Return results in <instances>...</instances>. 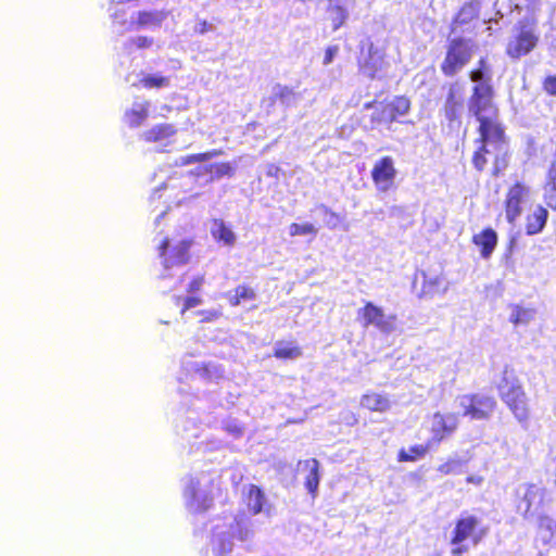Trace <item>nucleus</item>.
Wrapping results in <instances>:
<instances>
[{
	"mask_svg": "<svg viewBox=\"0 0 556 556\" xmlns=\"http://www.w3.org/2000/svg\"><path fill=\"white\" fill-rule=\"evenodd\" d=\"M496 390L501 401L516 420L522 427H527L532 412L523 384L511 366H504Z\"/></svg>",
	"mask_w": 556,
	"mask_h": 556,
	"instance_id": "nucleus-1",
	"label": "nucleus"
},
{
	"mask_svg": "<svg viewBox=\"0 0 556 556\" xmlns=\"http://www.w3.org/2000/svg\"><path fill=\"white\" fill-rule=\"evenodd\" d=\"M489 528L482 525V520L472 514L464 511L454 521L450 534L452 556H464L469 552L470 545H479L488 535Z\"/></svg>",
	"mask_w": 556,
	"mask_h": 556,
	"instance_id": "nucleus-2",
	"label": "nucleus"
},
{
	"mask_svg": "<svg viewBox=\"0 0 556 556\" xmlns=\"http://www.w3.org/2000/svg\"><path fill=\"white\" fill-rule=\"evenodd\" d=\"M539 21L535 16H526L517 21L509 37L505 53L513 60L528 55L539 45Z\"/></svg>",
	"mask_w": 556,
	"mask_h": 556,
	"instance_id": "nucleus-3",
	"label": "nucleus"
},
{
	"mask_svg": "<svg viewBox=\"0 0 556 556\" xmlns=\"http://www.w3.org/2000/svg\"><path fill=\"white\" fill-rule=\"evenodd\" d=\"M473 43L470 39L456 36L448 38L440 70L445 77H454L471 61Z\"/></svg>",
	"mask_w": 556,
	"mask_h": 556,
	"instance_id": "nucleus-4",
	"label": "nucleus"
},
{
	"mask_svg": "<svg viewBox=\"0 0 556 556\" xmlns=\"http://www.w3.org/2000/svg\"><path fill=\"white\" fill-rule=\"evenodd\" d=\"M494 98L495 90L492 84L473 85L467 102L469 115L475 117L476 121H480L498 114L500 109Z\"/></svg>",
	"mask_w": 556,
	"mask_h": 556,
	"instance_id": "nucleus-5",
	"label": "nucleus"
},
{
	"mask_svg": "<svg viewBox=\"0 0 556 556\" xmlns=\"http://www.w3.org/2000/svg\"><path fill=\"white\" fill-rule=\"evenodd\" d=\"M410 109L412 101L407 96H395L379 103V108L370 116V123L372 126L392 124L408 114Z\"/></svg>",
	"mask_w": 556,
	"mask_h": 556,
	"instance_id": "nucleus-6",
	"label": "nucleus"
},
{
	"mask_svg": "<svg viewBox=\"0 0 556 556\" xmlns=\"http://www.w3.org/2000/svg\"><path fill=\"white\" fill-rule=\"evenodd\" d=\"M547 490L543 485L536 483H526L522 493H518L516 497L517 511L523 518H530L541 509L547 502Z\"/></svg>",
	"mask_w": 556,
	"mask_h": 556,
	"instance_id": "nucleus-7",
	"label": "nucleus"
},
{
	"mask_svg": "<svg viewBox=\"0 0 556 556\" xmlns=\"http://www.w3.org/2000/svg\"><path fill=\"white\" fill-rule=\"evenodd\" d=\"M477 141L483 144H492L495 150H501L507 146V136L505 126L500 119V113L490 117L477 121Z\"/></svg>",
	"mask_w": 556,
	"mask_h": 556,
	"instance_id": "nucleus-8",
	"label": "nucleus"
},
{
	"mask_svg": "<svg viewBox=\"0 0 556 556\" xmlns=\"http://www.w3.org/2000/svg\"><path fill=\"white\" fill-rule=\"evenodd\" d=\"M530 197V187L522 181L511 184L505 193V218L510 225H515L523 211V204Z\"/></svg>",
	"mask_w": 556,
	"mask_h": 556,
	"instance_id": "nucleus-9",
	"label": "nucleus"
},
{
	"mask_svg": "<svg viewBox=\"0 0 556 556\" xmlns=\"http://www.w3.org/2000/svg\"><path fill=\"white\" fill-rule=\"evenodd\" d=\"M463 415L471 419H489L496 408V401L493 396L479 393H469L460 397Z\"/></svg>",
	"mask_w": 556,
	"mask_h": 556,
	"instance_id": "nucleus-10",
	"label": "nucleus"
},
{
	"mask_svg": "<svg viewBox=\"0 0 556 556\" xmlns=\"http://www.w3.org/2000/svg\"><path fill=\"white\" fill-rule=\"evenodd\" d=\"M357 317L363 327L375 326L378 330L389 333L395 328V315H386L384 311L368 301L357 311Z\"/></svg>",
	"mask_w": 556,
	"mask_h": 556,
	"instance_id": "nucleus-11",
	"label": "nucleus"
},
{
	"mask_svg": "<svg viewBox=\"0 0 556 556\" xmlns=\"http://www.w3.org/2000/svg\"><path fill=\"white\" fill-rule=\"evenodd\" d=\"M191 245L192 241L190 239H184L170 247L169 239L164 238L157 247L159 256L162 260L163 266L170 268L187 264L190 260Z\"/></svg>",
	"mask_w": 556,
	"mask_h": 556,
	"instance_id": "nucleus-12",
	"label": "nucleus"
},
{
	"mask_svg": "<svg viewBox=\"0 0 556 556\" xmlns=\"http://www.w3.org/2000/svg\"><path fill=\"white\" fill-rule=\"evenodd\" d=\"M458 424V416L455 413H434L430 418L429 432L431 437L428 442L433 447L439 446L442 441L451 437L457 430Z\"/></svg>",
	"mask_w": 556,
	"mask_h": 556,
	"instance_id": "nucleus-13",
	"label": "nucleus"
},
{
	"mask_svg": "<svg viewBox=\"0 0 556 556\" xmlns=\"http://www.w3.org/2000/svg\"><path fill=\"white\" fill-rule=\"evenodd\" d=\"M464 105L463 89L457 81L448 85L442 113L450 127L459 128L462 125V111Z\"/></svg>",
	"mask_w": 556,
	"mask_h": 556,
	"instance_id": "nucleus-14",
	"label": "nucleus"
},
{
	"mask_svg": "<svg viewBox=\"0 0 556 556\" xmlns=\"http://www.w3.org/2000/svg\"><path fill=\"white\" fill-rule=\"evenodd\" d=\"M370 176L378 191L387 192L394 186L396 168L391 156L386 155L375 162Z\"/></svg>",
	"mask_w": 556,
	"mask_h": 556,
	"instance_id": "nucleus-15",
	"label": "nucleus"
},
{
	"mask_svg": "<svg viewBox=\"0 0 556 556\" xmlns=\"http://www.w3.org/2000/svg\"><path fill=\"white\" fill-rule=\"evenodd\" d=\"M384 53L369 43L367 56L364 60L358 61L359 71L365 74L369 79H375L377 74L383 68Z\"/></svg>",
	"mask_w": 556,
	"mask_h": 556,
	"instance_id": "nucleus-16",
	"label": "nucleus"
},
{
	"mask_svg": "<svg viewBox=\"0 0 556 556\" xmlns=\"http://www.w3.org/2000/svg\"><path fill=\"white\" fill-rule=\"evenodd\" d=\"M177 128L170 123H160L144 130L141 138L147 143L168 144L177 134Z\"/></svg>",
	"mask_w": 556,
	"mask_h": 556,
	"instance_id": "nucleus-17",
	"label": "nucleus"
},
{
	"mask_svg": "<svg viewBox=\"0 0 556 556\" xmlns=\"http://www.w3.org/2000/svg\"><path fill=\"white\" fill-rule=\"evenodd\" d=\"M497 235L494 229L488 227L472 236V243L480 249L482 258L488 260L497 245Z\"/></svg>",
	"mask_w": 556,
	"mask_h": 556,
	"instance_id": "nucleus-18",
	"label": "nucleus"
},
{
	"mask_svg": "<svg viewBox=\"0 0 556 556\" xmlns=\"http://www.w3.org/2000/svg\"><path fill=\"white\" fill-rule=\"evenodd\" d=\"M478 17L479 7L471 1L464 3L452 18L450 33H456L460 26L466 25Z\"/></svg>",
	"mask_w": 556,
	"mask_h": 556,
	"instance_id": "nucleus-19",
	"label": "nucleus"
},
{
	"mask_svg": "<svg viewBox=\"0 0 556 556\" xmlns=\"http://www.w3.org/2000/svg\"><path fill=\"white\" fill-rule=\"evenodd\" d=\"M548 218L547 210L538 205L530 214L526 216L525 229L529 236H534L543 231Z\"/></svg>",
	"mask_w": 556,
	"mask_h": 556,
	"instance_id": "nucleus-20",
	"label": "nucleus"
},
{
	"mask_svg": "<svg viewBox=\"0 0 556 556\" xmlns=\"http://www.w3.org/2000/svg\"><path fill=\"white\" fill-rule=\"evenodd\" d=\"M329 4L327 7L328 20L331 23L332 30H338L342 27L349 17L348 9L345 8V2L348 0H328Z\"/></svg>",
	"mask_w": 556,
	"mask_h": 556,
	"instance_id": "nucleus-21",
	"label": "nucleus"
},
{
	"mask_svg": "<svg viewBox=\"0 0 556 556\" xmlns=\"http://www.w3.org/2000/svg\"><path fill=\"white\" fill-rule=\"evenodd\" d=\"M304 468L308 471L305 477L304 485L312 497H316L320 481V464L316 458H308L302 462Z\"/></svg>",
	"mask_w": 556,
	"mask_h": 556,
	"instance_id": "nucleus-22",
	"label": "nucleus"
},
{
	"mask_svg": "<svg viewBox=\"0 0 556 556\" xmlns=\"http://www.w3.org/2000/svg\"><path fill=\"white\" fill-rule=\"evenodd\" d=\"M361 406L369 412L384 413L391 407L387 395L367 392L361 397Z\"/></svg>",
	"mask_w": 556,
	"mask_h": 556,
	"instance_id": "nucleus-23",
	"label": "nucleus"
},
{
	"mask_svg": "<svg viewBox=\"0 0 556 556\" xmlns=\"http://www.w3.org/2000/svg\"><path fill=\"white\" fill-rule=\"evenodd\" d=\"M228 303L230 306L236 307L239 306L242 302H249L254 301L257 298L256 290L247 285H238L233 290L232 293H229L226 295Z\"/></svg>",
	"mask_w": 556,
	"mask_h": 556,
	"instance_id": "nucleus-24",
	"label": "nucleus"
},
{
	"mask_svg": "<svg viewBox=\"0 0 556 556\" xmlns=\"http://www.w3.org/2000/svg\"><path fill=\"white\" fill-rule=\"evenodd\" d=\"M211 233L216 241L223 242L226 245L231 247L236 242L235 233L220 218L212 220Z\"/></svg>",
	"mask_w": 556,
	"mask_h": 556,
	"instance_id": "nucleus-25",
	"label": "nucleus"
},
{
	"mask_svg": "<svg viewBox=\"0 0 556 556\" xmlns=\"http://www.w3.org/2000/svg\"><path fill=\"white\" fill-rule=\"evenodd\" d=\"M433 446L427 441L426 444H415L410 446L407 451L401 448L397 453V460L400 463H413L420 458H424L428 451Z\"/></svg>",
	"mask_w": 556,
	"mask_h": 556,
	"instance_id": "nucleus-26",
	"label": "nucleus"
},
{
	"mask_svg": "<svg viewBox=\"0 0 556 556\" xmlns=\"http://www.w3.org/2000/svg\"><path fill=\"white\" fill-rule=\"evenodd\" d=\"M247 507L252 515H257L263 510L265 495L258 485L250 484L247 493Z\"/></svg>",
	"mask_w": 556,
	"mask_h": 556,
	"instance_id": "nucleus-27",
	"label": "nucleus"
},
{
	"mask_svg": "<svg viewBox=\"0 0 556 556\" xmlns=\"http://www.w3.org/2000/svg\"><path fill=\"white\" fill-rule=\"evenodd\" d=\"M150 103L143 102L138 108H132L125 112V121L130 128L141 126L149 116Z\"/></svg>",
	"mask_w": 556,
	"mask_h": 556,
	"instance_id": "nucleus-28",
	"label": "nucleus"
},
{
	"mask_svg": "<svg viewBox=\"0 0 556 556\" xmlns=\"http://www.w3.org/2000/svg\"><path fill=\"white\" fill-rule=\"evenodd\" d=\"M273 355L278 359H294L302 355V349L298 345L278 342L274 349Z\"/></svg>",
	"mask_w": 556,
	"mask_h": 556,
	"instance_id": "nucleus-29",
	"label": "nucleus"
},
{
	"mask_svg": "<svg viewBox=\"0 0 556 556\" xmlns=\"http://www.w3.org/2000/svg\"><path fill=\"white\" fill-rule=\"evenodd\" d=\"M154 43V39L152 37L146 35H139L128 39L124 43V49L127 53H132L136 50H146L150 49Z\"/></svg>",
	"mask_w": 556,
	"mask_h": 556,
	"instance_id": "nucleus-30",
	"label": "nucleus"
},
{
	"mask_svg": "<svg viewBox=\"0 0 556 556\" xmlns=\"http://www.w3.org/2000/svg\"><path fill=\"white\" fill-rule=\"evenodd\" d=\"M204 170L206 173L213 174V177L211 178V180L219 179L225 176L231 177L235 174V168L228 162L210 164L204 167Z\"/></svg>",
	"mask_w": 556,
	"mask_h": 556,
	"instance_id": "nucleus-31",
	"label": "nucleus"
},
{
	"mask_svg": "<svg viewBox=\"0 0 556 556\" xmlns=\"http://www.w3.org/2000/svg\"><path fill=\"white\" fill-rule=\"evenodd\" d=\"M496 151L497 153L494 156L491 172L493 177H500L509 165L508 151L506 147H503L501 150Z\"/></svg>",
	"mask_w": 556,
	"mask_h": 556,
	"instance_id": "nucleus-32",
	"label": "nucleus"
},
{
	"mask_svg": "<svg viewBox=\"0 0 556 556\" xmlns=\"http://www.w3.org/2000/svg\"><path fill=\"white\" fill-rule=\"evenodd\" d=\"M295 92L293 88L288 86H281L278 85L276 87L275 92L270 97V103L275 104L277 101L281 102L282 104L290 105V102L292 99H294Z\"/></svg>",
	"mask_w": 556,
	"mask_h": 556,
	"instance_id": "nucleus-33",
	"label": "nucleus"
},
{
	"mask_svg": "<svg viewBox=\"0 0 556 556\" xmlns=\"http://www.w3.org/2000/svg\"><path fill=\"white\" fill-rule=\"evenodd\" d=\"M190 505L195 513H204L213 506V497L211 495L200 497L197 491L192 490Z\"/></svg>",
	"mask_w": 556,
	"mask_h": 556,
	"instance_id": "nucleus-34",
	"label": "nucleus"
},
{
	"mask_svg": "<svg viewBox=\"0 0 556 556\" xmlns=\"http://www.w3.org/2000/svg\"><path fill=\"white\" fill-rule=\"evenodd\" d=\"M139 83L146 89H160L167 87L169 85V79L162 75H146Z\"/></svg>",
	"mask_w": 556,
	"mask_h": 556,
	"instance_id": "nucleus-35",
	"label": "nucleus"
},
{
	"mask_svg": "<svg viewBox=\"0 0 556 556\" xmlns=\"http://www.w3.org/2000/svg\"><path fill=\"white\" fill-rule=\"evenodd\" d=\"M490 153L488 144L480 143V146L476 149L472 154V165L478 172H483L486 164L488 159L486 155Z\"/></svg>",
	"mask_w": 556,
	"mask_h": 556,
	"instance_id": "nucleus-36",
	"label": "nucleus"
},
{
	"mask_svg": "<svg viewBox=\"0 0 556 556\" xmlns=\"http://www.w3.org/2000/svg\"><path fill=\"white\" fill-rule=\"evenodd\" d=\"M289 235L291 237L307 236V235L316 236L317 228L311 223H304V224L292 223L289 226Z\"/></svg>",
	"mask_w": 556,
	"mask_h": 556,
	"instance_id": "nucleus-37",
	"label": "nucleus"
},
{
	"mask_svg": "<svg viewBox=\"0 0 556 556\" xmlns=\"http://www.w3.org/2000/svg\"><path fill=\"white\" fill-rule=\"evenodd\" d=\"M462 459L448 458L444 463L440 464L437 471L443 476L453 475L458 472V468L463 465Z\"/></svg>",
	"mask_w": 556,
	"mask_h": 556,
	"instance_id": "nucleus-38",
	"label": "nucleus"
},
{
	"mask_svg": "<svg viewBox=\"0 0 556 556\" xmlns=\"http://www.w3.org/2000/svg\"><path fill=\"white\" fill-rule=\"evenodd\" d=\"M203 376L212 379L216 378L219 379L224 375V369L220 365H215L212 363H204L200 366L198 369Z\"/></svg>",
	"mask_w": 556,
	"mask_h": 556,
	"instance_id": "nucleus-39",
	"label": "nucleus"
},
{
	"mask_svg": "<svg viewBox=\"0 0 556 556\" xmlns=\"http://www.w3.org/2000/svg\"><path fill=\"white\" fill-rule=\"evenodd\" d=\"M469 78L478 84H492V73L473 68L469 72Z\"/></svg>",
	"mask_w": 556,
	"mask_h": 556,
	"instance_id": "nucleus-40",
	"label": "nucleus"
},
{
	"mask_svg": "<svg viewBox=\"0 0 556 556\" xmlns=\"http://www.w3.org/2000/svg\"><path fill=\"white\" fill-rule=\"evenodd\" d=\"M200 323H213L222 317V312L219 309H201L195 313Z\"/></svg>",
	"mask_w": 556,
	"mask_h": 556,
	"instance_id": "nucleus-41",
	"label": "nucleus"
},
{
	"mask_svg": "<svg viewBox=\"0 0 556 556\" xmlns=\"http://www.w3.org/2000/svg\"><path fill=\"white\" fill-rule=\"evenodd\" d=\"M530 318H531V312L529 309L516 307L510 317V321L515 325H518L520 323L526 324L530 320Z\"/></svg>",
	"mask_w": 556,
	"mask_h": 556,
	"instance_id": "nucleus-42",
	"label": "nucleus"
},
{
	"mask_svg": "<svg viewBox=\"0 0 556 556\" xmlns=\"http://www.w3.org/2000/svg\"><path fill=\"white\" fill-rule=\"evenodd\" d=\"M542 89L545 93L556 97V73L547 75L542 81Z\"/></svg>",
	"mask_w": 556,
	"mask_h": 556,
	"instance_id": "nucleus-43",
	"label": "nucleus"
},
{
	"mask_svg": "<svg viewBox=\"0 0 556 556\" xmlns=\"http://www.w3.org/2000/svg\"><path fill=\"white\" fill-rule=\"evenodd\" d=\"M540 530L549 531L552 535L556 534V522H554L548 516L541 515L538 520Z\"/></svg>",
	"mask_w": 556,
	"mask_h": 556,
	"instance_id": "nucleus-44",
	"label": "nucleus"
},
{
	"mask_svg": "<svg viewBox=\"0 0 556 556\" xmlns=\"http://www.w3.org/2000/svg\"><path fill=\"white\" fill-rule=\"evenodd\" d=\"M205 282L204 275L194 276L187 286V292L190 294H194L201 291L203 285Z\"/></svg>",
	"mask_w": 556,
	"mask_h": 556,
	"instance_id": "nucleus-45",
	"label": "nucleus"
},
{
	"mask_svg": "<svg viewBox=\"0 0 556 556\" xmlns=\"http://www.w3.org/2000/svg\"><path fill=\"white\" fill-rule=\"evenodd\" d=\"M202 298L195 294L188 295L184 300V304L180 311V314H185L188 309L195 307L202 303Z\"/></svg>",
	"mask_w": 556,
	"mask_h": 556,
	"instance_id": "nucleus-46",
	"label": "nucleus"
},
{
	"mask_svg": "<svg viewBox=\"0 0 556 556\" xmlns=\"http://www.w3.org/2000/svg\"><path fill=\"white\" fill-rule=\"evenodd\" d=\"M543 198L549 208L556 210V188L544 187Z\"/></svg>",
	"mask_w": 556,
	"mask_h": 556,
	"instance_id": "nucleus-47",
	"label": "nucleus"
},
{
	"mask_svg": "<svg viewBox=\"0 0 556 556\" xmlns=\"http://www.w3.org/2000/svg\"><path fill=\"white\" fill-rule=\"evenodd\" d=\"M339 51V47L338 46H329L327 47V49L325 50V55H324V65H329L332 61H333V58L337 55Z\"/></svg>",
	"mask_w": 556,
	"mask_h": 556,
	"instance_id": "nucleus-48",
	"label": "nucleus"
},
{
	"mask_svg": "<svg viewBox=\"0 0 556 556\" xmlns=\"http://www.w3.org/2000/svg\"><path fill=\"white\" fill-rule=\"evenodd\" d=\"M223 152L222 150H211V151H206V152H203V153H195L197 155V162H205V161H208L212 157H215V156H218L220 155Z\"/></svg>",
	"mask_w": 556,
	"mask_h": 556,
	"instance_id": "nucleus-49",
	"label": "nucleus"
},
{
	"mask_svg": "<svg viewBox=\"0 0 556 556\" xmlns=\"http://www.w3.org/2000/svg\"><path fill=\"white\" fill-rule=\"evenodd\" d=\"M195 157H197L195 154H189V155L182 156L180 159V165L185 166V165H189L192 163H198Z\"/></svg>",
	"mask_w": 556,
	"mask_h": 556,
	"instance_id": "nucleus-50",
	"label": "nucleus"
},
{
	"mask_svg": "<svg viewBox=\"0 0 556 556\" xmlns=\"http://www.w3.org/2000/svg\"><path fill=\"white\" fill-rule=\"evenodd\" d=\"M476 68L481 70L483 72H491L490 66H489L488 61H486L485 58H480L479 59Z\"/></svg>",
	"mask_w": 556,
	"mask_h": 556,
	"instance_id": "nucleus-51",
	"label": "nucleus"
},
{
	"mask_svg": "<svg viewBox=\"0 0 556 556\" xmlns=\"http://www.w3.org/2000/svg\"><path fill=\"white\" fill-rule=\"evenodd\" d=\"M212 29L211 24L207 21H201L199 23V33L203 34Z\"/></svg>",
	"mask_w": 556,
	"mask_h": 556,
	"instance_id": "nucleus-52",
	"label": "nucleus"
},
{
	"mask_svg": "<svg viewBox=\"0 0 556 556\" xmlns=\"http://www.w3.org/2000/svg\"><path fill=\"white\" fill-rule=\"evenodd\" d=\"M375 104H376V101H369L364 104V108L368 110V109L374 108Z\"/></svg>",
	"mask_w": 556,
	"mask_h": 556,
	"instance_id": "nucleus-53",
	"label": "nucleus"
},
{
	"mask_svg": "<svg viewBox=\"0 0 556 556\" xmlns=\"http://www.w3.org/2000/svg\"><path fill=\"white\" fill-rule=\"evenodd\" d=\"M480 480H481V479H477V480H476V479H475V477H471V476H470V477H467V479H466V481H467L468 483L480 482Z\"/></svg>",
	"mask_w": 556,
	"mask_h": 556,
	"instance_id": "nucleus-54",
	"label": "nucleus"
},
{
	"mask_svg": "<svg viewBox=\"0 0 556 556\" xmlns=\"http://www.w3.org/2000/svg\"><path fill=\"white\" fill-rule=\"evenodd\" d=\"M216 490H217V493H218V494H222V493H223V489H222V486H220V483H219V482H217V484H216Z\"/></svg>",
	"mask_w": 556,
	"mask_h": 556,
	"instance_id": "nucleus-55",
	"label": "nucleus"
}]
</instances>
